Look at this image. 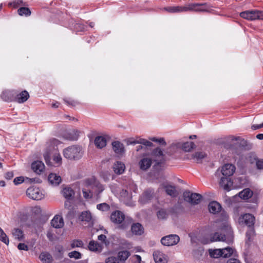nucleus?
Listing matches in <instances>:
<instances>
[{
  "instance_id": "obj_59",
  "label": "nucleus",
  "mask_w": 263,
  "mask_h": 263,
  "mask_svg": "<svg viewBox=\"0 0 263 263\" xmlns=\"http://www.w3.org/2000/svg\"><path fill=\"white\" fill-rule=\"evenodd\" d=\"M132 260L134 261V263H141V257L138 255H135L132 257Z\"/></svg>"
},
{
  "instance_id": "obj_31",
  "label": "nucleus",
  "mask_w": 263,
  "mask_h": 263,
  "mask_svg": "<svg viewBox=\"0 0 263 263\" xmlns=\"http://www.w3.org/2000/svg\"><path fill=\"white\" fill-rule=\"evenodd\" d=\"M62 193L63 196L67 200L71 199L74 194L73 190L68 186L64 187Z\"/></svg>"
},
{
  "instance_id": "obj_61",
  "label": "nucleus",
  "mask_w": 263,
  "mask_h": 263,
  "mask_svg": "<svg viewBox=\"0 0 263 263\" xmlns=\"http://www.w3.org/2000/svg\"><path fill=\"white\" fill-rule=\"evenodd\" d=\"M17 248L20 250H25L27 251L28 250V247L23 243H20L17 246Z\"/></svg>"
},
{
  "instance_id": "obj_22",
  "label": "nucleus",
  "mask_w": 263,
  "mask_h": 263,
  "mask_svg": "<svg viewBox=\"0 0 263 263\" xmlns=\"http://www.w3.org/2000/svg\"><path fill=\"white\" fill-rule=\"evenodd\" d=\"M49 183L53 186L59 185L61 182V177L54 173H50L48 177Z\"/></svg>"
},
{
  "instance_id": "obj_32",
  "label": "nucleus",
  "mask_w": 263,
  "mask_h": 263,
  "mask_svg": "<svg viewBox=\"0 0 263 263\" xmlns=\"http://www.w3.org/2000/svg\"><path fill=\"white\" fill-rule=\"evenodd\" d=\"M39 258L42 261L45 263H51L53 261L51 255L46 252H42Z\"/></svg>"
},
{
  "instance_id": "obj_17",
  "label": "nucleus",
  "mask_w": 263,
  "mask_h": 263,
  "mask_svg": "<svg viewBox=\"0 0 263 263\" xmlns=\"http://www.w3.org/2000/svg\"><path fill=\"white\" fill-rule=\"evenodd\" d=\"M112 168L115 174L121 175L124 172L125 165L123 162L117 161L114 163Z\"/></svg>"
},
{
  "instance_id": "obj_60",
  "label": "nucleus",
  "mask_w": 263,
  "mask_h": 263,
  "mask_svg": "<svg viewBox=\"0 0 263 263\" xmlns=\"http://www.w3.org/2000/svg\"><path fill=\"white\" fill-rule=\"evenodd\" d=\"M23 181H24V178L21 176L16 177L13 180V182L15 185L19 184L22 183Z\"/></svg>"
},
{
  "instance_id": "obj_25",
  "label": "nucleus",
  "mask_w": 263,
  "mask_h": 263,
  "mask_svg": "<svg viewBox=\"0 0 263 263\" xmlns=\"http://www.w3.org/2000/svg\"><path fill=\"white\" fill-rule=\"evenodd\" d=\"M140 168L143 171L147 170L152 165V160L150 158H144L139 162Z\"/></svg>"
},
{
  "instance_id": "obj_3",
  "label": "nucleus",
  "mask_w": 263,
  "mask_h": 263,
  "mask_svg": "<svg viewBox=\"0 0 263 263\" xmlns=\"http://www.w3.org/2000/svg\"><path fill=\"white\" fill-rule=\"evenodd\" d=\"M65 158L71 160H78L80 159L84 152L82 147L74 145L65 148L63 152Z\"/></svg>"
},
{
  "instance_id": "obj_29",
  "label": "nucleus",
  "mask_w": 263,
  "mask_h": 263,
  "mask_svg": "<svg viewBox=\"0 0 263 263\" xmlns=\"http://www.w3.org/2000/svg\"><path fill=\"white\" fill-rule=\"evenodd\" d=\"M12 234L15 239L18 241H22L24 239V236L22 230L18 228H14L12 230Z\"/></svg>"
},
{
  "instance_id": "obj_20",
  "label": "nucleus",
  "mask_w": 263,
  "mask_h": 263,
  "mask_svg": "<svg viewBox=\"0 0 263 263\" xmlns=\"http://www.w3.org/2000/svg\"><path fill=\"white\" fill-rule=\"evenodd\" d=\"M64 220L62 216L55 215L51 221V226L55 228H61L64 226Z\"/></svg>"
},
{
  "instance_id": "obj_6",
  "label": "nucleus",
  "mask_w": 263,
  "mask_h": 263,
  "mask_svg": "<svg viewBox=\"0 0 263 263\" xmlns=\"http://www.w3.org/2000/svg\"><path fill=\"white\" fill-rule=\"evenodd\" d=\"M26 194L28 197L33 200H39L44 197L43 191L35 186L29 187L26 191Z\"/></svg>"
},
{
  "instance_id": "obj_44",
  "label": "nucleus",
  "mask_w": 263,
  "mask_h": 263,
  "mask_svg": "<svg viewBox=\"0 0 263 263\" xmlns=\"http://www.w3.org/2000/svg\"><path fill=\"white\" fill-rule=\"evenodd\" d=\"M84 243L81 240H73L71 242V248H82L83 247Z\"/></svg>"
},
{
  "instance_id": "obj_57",
  "label": "nucleus",
  "mask_w": 263,
  "mask_h": 263,
  "mask_svg": "<svg viewBox=\"0 0 263 263\" xmlns=\"http://www.w3.org/2000/svg\"><path fill=\"white\" fill-rule=\"evenodd\" d=\"M105 263H119V261L115 257H109L106 259Z\"/></svg>"
},
{
  "instance_id": "obj_16",
  "label": "nucleus",
  "mask_w": 263,
  "mask_h": 263,
  "mask_svg": "<svg viewBox=\"0 0 263 263\" xmlns=\"http://www.w3.org/2000/svg\"><path fill=\"white\" fill-rule=\"evenodd\" d=\"M154 259L156 263H166L167 259L163 254L159 250H156L153 253Z\"/></svg>"
},
{
  "instance_id": "obj_10",
  "label": "nucleus",
  "mask_w": 263,
  "mask_h": 263,
  "mask_svg": "<svg viewBox=\"0 0 263 263\" xmlns=\"http://www.w3.org/2000/svg\"><path fill=\"white\" fill-rule=\"evenodd\" d=\"M179 237L177 235H169L162 237L161 243L164 246H170L176 245L179 241Z\"/></svg>"
},
{
  "instance_id": "obj_54",
  "label": "nucleus",
  "mask_w": 263,
  "mask_h": 263,
  "mask_svg": "<svg viewBox=\"0 0 263 263\" xmlns=\"http://www.w3.org/2000/svg\"><path fill=\"white\" fill-rule=\"evenodd\" d=\"M23 4L22 0H14L13 2L10 3L9 5L10 6H12L14 8H16L19 6H21Z\"/></svg>"
},
{
  "instance_id": "obj_37",
  "label": "nucleus",
  "mask_w": 263,
  "mask_h": 263,
  "mask_svg": "<svg viewBox=\"0 0 263 263\" xmlns=\"http://www.w3.org/2000/svg\"><path fill=\"white\" fill-rule=\"evenodd\" d=\"M209 252L210 256L212 258H218L222 257V250L221 249H209Z\"/></svg>"
},
{
  "instance_id": "obj_47",
  "label": "nucleus",
  "mask_w": 263,
  "mask_h": 263,
  "mask_svg": "<svg viewBox=\"0 0 263 263\" xmlns=\"http://www.w3.org/2000/svg\"><path fill=\"white\" fill-rule=\"evenodd\" d=\"M68 256L70 258H73L76 259H80L81 258V254L76 251H73L68 253Z\"/></svg>"
},
{
  "instance_id": "obj_52",
  "label": "nucleus",
  "mask_w": 263,
  "mask_h": 263,
  "mask_svg": "<svg viewBox=\"0 0 263 263\" xmlns=\"http://www.w3.org/2000/svg\"><path fill=\"white\" fill-rule=\"evenodd\" d=\"M62 157L60 154L55 153L53 156V161L58 165H60L62 163Z\"/></svg>"
},
{
  "instance_id": "obj_40",
  "label": "nucleus",
  "mask_w": 263,
  "mask_h": 263,
  "mask_svg": "<svg viewBox=\"0 0 263 263\" xmlns=\"http://www.w3.org/2000/svg\"><path fill=\"white\" fill-rule=\"evenodd\" d=\"M130 253L129 251H121L119 252L118 254V257L121 261H125L127 259V258L130 256Z\"/></svg>"
},
{
  "instance_id": "obj_19",
  "label": "nucleus",
  "mask_w": 263,
  "mask_h": 263,
  "mask_svg": "<svg viewBox=\"0 0 263 263\" xmlns=\"http://www.w3.org/2000/svg\"><path fill=\"white\" fill-rule=\"evenodd\" d=\"M32 170L37 174H41L45 168L44 164L41 161L33 162L31 164Z\"/></svg>"
},
{
  "instance_id": "obj_42",
  "label": "nucleus",
  "mask_w": 263,
  "mask_h": 263,
  "mask_svg": "<svg viewBox=\"0 0 263 263\" xmlns=\"http://www.w3.org/2000/svg\"><path fill=\"white\" fill-rule=\"evenodd\" d=\"M0 240L7 246L9 243V239L8 236L1 228H0Z\"/></svg>"
},
{
  "instance_id": "obj_46",
  "label": "nucleus",
  "mask_w": 263,
  "mask_h": 263,
  "mask_svg": "<svg viewBox=\"0 0 263 263\" xmlns=\"http://www.w3.org/2000/svg\"><path fill=\"white\" fill-rule=\"evenodd\" d=\"M97 208L99 210L102 211H107L109 210V206L106 203H102L97 205Z\"/></svg>"
},
{
  "instance_id": "obj_64",
  "label": "nucleus",
  "mask_w": 263,
  "mask_h": 263,
  "mask_svg": "<svg viewBox=\"0 0 263 263\" xmlns=\"http://www.w3.org/2000/svg\"><path fill=\"white\" fill-rule=\"evenodd\" d=\"M227 263H241V262L237 259L230 258L227 261Z\"/></svg>"
},
{
  "instance_id": "obj_55",
  "label": "nucleus",
  "mask_w": 263,
  "mask_h": 263,
  "mask_svg": "<svg viewBox=\"0 0 263 263\" xmlns=\"http://www.w3.org/2000/svg\"><path fill=\"white\" fill-rule=\"evenodd\" d=\"M254 231L252 229V227L250 228V229L246 233V237L248 239V241H250L251 239V237L254 235Z\"/></svg>"
},
{
  "instance_id": "obj_9",
  "label": "nucleus",
  "mask_w": 263,
  "mask_h": 263,
  "mask_svg": "<svg viewBox=\"0 0 263 263\" xmlns=\"http://www.w3.org/2000/svg\"><path fill=\"white\" fill-rule=\"evenodd\" d=\"M255 220V217L252 214L247 213L240 215L238 221L240 224H246L248 227L251 228L254 226Z\"/></svg>"
},
{
  "instance_id": "obj_26",
  "label": "nucleus",
  "mask_w": 263,
  "mask_h": 263,
  "mask_svg": "<svg viewBox=\"0 0 263 263\" xmlns=\"http://www.w3.org/2000/svg\"><path fill=\"white\" fill-rule=\"evenodd\" d=\"M210 213L216 214L218 213L221 209V205L216 201L211 202L208 205Z\"/></svg>"
},
{
  "instance_id": "obj_62",
  "label": "nucleus",
  "mask_w": 263,
  "mask_h": 263,
  "mask_svg": "<svg viewBox=\"0 0 263 263\" xmlns=\"http://www.w3.org/2000/svg\"><path fill=\"white\" fill-rule=\"evenodd\" d=\"M14 176V174L12 172H8L5 174V177L7 179L10 180Z\"/></svg>"
},
{
  "instance_id": "obj_7",
  "label": "nucleus",
  "mask_w": 263,
  "mask_h": 263,
  "mask_svg": "<svg viewBox=\"0 0 263 263\" xmlns=\"http://www.w3.org/2000/svg\"><path fill=\"white\" fill-rule=\"evenodd\" d=\"M194 11L196 12L209 11V8L205 4L191 3L183 6V11Z\"/></svg>"
},
{
  "instance_id": "obj_4",
  "label": "nucleus",
  "mask_w": 263,
  "mask_h": 263,
  "mask_svg": "<svg viewBox=\"0 0 263 263\" xmlns=\"http://www.w3.org/2000/svg\"><path fill=\"white\" fill-rule=\"evenodd\" d=\"M241 17L248 21H254L256 20H263V11L257 10H247L240 13Z\"/></svg>"
},
{
  "instance_id": "obj_12",
  "label": "nucleus",
  "mask_w": 263,
  "mask_h": 263,
  "mask_svg": "<svg viewBox=\"0 0 263 263\" xmlns=\"http://www.w3.org/2000/svg\"><path fill=\"white\" fill-rule=\"evenodd\" d=\"M235 166L231 164H226L221 167V173L226 177H230L235 172Z\"/></svg>"
},
{
  "instance_id": "obj_51",
  "label": "nucleus",
  "mask_w": 263,
  "mask_h": 263,
  "mask_svg": "<svg viewBox=\"0 0 263 263\" xmlns=\"http://www.w3.org/2000/svg\"><path fill=\"white\" fill-rule=\"evenodd\" d=\"M64 101L65 103L69 106H74L77 104V102L70 99V98H65L64 99Z\"/></svg>"
},
{
  "instance_id": "obj_35",
  "label": "nucleus",
  "mask_w": 263,
  "mask_h": 263,
  "mask_svg": "<svg viewBox=\"0 0 263 263\" xmlns=\"http://www.w3.org/2000/svg\"><path fill=\"white\" fill-rule=\"evenodd\" d=\"M205 157L206 154L204 153L198 152L192 155V158L195 162L200 163Z\"/></svg>"
},
{
  "instance_id": "obj_8",
  "label": "nucleus",
  "mask_w": 263,
  "mask_h": 263,
  "mask_svg": "<svg viewBox=\"0 0 263 263\" xmlns=\"http://www.w3.org/2000/svg\"><path fill=\"white\" fill-rule=\"evenodd\" d=\"M183 197L185 201L192 204H197L200 202L202 197L199 194L186 191L183 193Z\"/></svg>"
},
{
  "instance_id": "obj_53",
  "label": "nucleus",
  "mask_w": 263,
  "mask_h": 263,
  "mask_svg": "<svg viewBox=\"0 0 263 263\" xmlns=\"http://www.w3.org/2000/svg\"><path fill=\"white\" fill-rule=\"evenodd\" d=\"M55 250L59 252V254L57 255L58 259H61L63 257V248L62 246H58L55 247Z\"/></svg>"
},
{
  "instance_id": "obj_2",
  "label": "nucleus",
  "mask_w": 263,
  "mask_h": 263,
  "mask_svg": "<svg viewBox=\"0 0 263 263\" xmlns=\"http://www.w3.org/2000/svg\"><path fill=\"white\" fill-rule=\"evenodd\" d=\"M85 183L87 190L84 189L82 191L83 196L85 198H90L93 195H98L104 190L103 185L100 184L95 177L87 179L86 180Z\"/></svg>"
},
{
  "instance_id": "obj_63",
  "label": "nucleus",
  "mask_w": 263,
  "mask_h": 263,
  "mask_svg": "<svg viewBox=\"0 0 263 263\" xmlns=\"http://www.w3.org/2000/svg\"><path fill=\"white\" fill-rule=\"evenodd\" d=\"M263 128V123L260 124H254L251 126V128L252 130H256L259 128Z\"/></svg>"
},
{
  "instance_id": "obj_58",
  "label": "nucleus",
  "mask_w": 263,
  "mask_h": 263,
  "mask_svg": "<svg viewBox=\"0 0 263 263\" xmlns=\"http://www.w3.org/2000/svg\"><path fill=\"white\" fill-rule=\"evenodd\" d=\"M256 165L259 170H263V159L256 160Z\"/></svg>"
},
{
  "instance_id": "obj_18",
  "label": "nucleus",
  "mask_w": 263,
  "mask_h": 263,
  "mask_svg": "<svg viewBox=\"0 0 263 263\" xmlns=\"http://www.w3.org/2000/svg\"><path fill=\"white\" fill-rule=\"evenodd\" d=\"M176 146L178 148H181L184 152H189L195 148V144L193 142H186L178 143Z\"/></svg>"
},
{
  "instance_id": "obj_49",
  "label": "nucleus",
  "mask_w": 263,
  "mask_h": 263,
  "mask_svg": "<svg viewBox=\"0 0 263 263\" xmlns=\"http://www.w3.org/2000/svg\"><path fill=\"white\" fill-rule=\"evenodd\" d=\"M150 140L153 142H157L163 145H166V143L163 138H157L156 137H152L150 138Z\"/></svg>"
},
{
  "instance_id": "obj_41",
  "label": "nucleus",
  "mask_w": 263,
  "mask_h": 263,
  "mask_svg": "<svg viewBox=\"0 0 263 263\" xmlns=\"http://www.w3.org/2000/svg\"><path fill=\"white\" fill-rule=\"evenodd\" d=\"M165 10L168 12L176 13L183 11V6L168 7L165 8Z\"/></svg>"
},
{
  "instance_id": "obj_30",
  "label": "nucleus",
  "mask_w": 263,
  "mask_h": 263,
  "mask_svg": "<svg viewBox=\"0 0 263 263\" xmlns=\"http://www.w3.org/2000/svg\"><path fill=\"white\" fill-rule=\"evenodd\" d=\"M95 144L96 147L102 148L106 145V139L103 136H97L95 140Z\"/></svg>"
},
{
  "instance_id": "obj_33",
  "label": "nucleus",
  "mask_w": 263,
  "mask_h": 263,
  "mask_svg": "<svg viewBox=\"0 0 263 263\" xmlns=\"http://www.w3.org/2000/svg\"><path fill=\"white\" fill-rule=\"evenodd\" d=\"M131 230L133 233L137 235H141L143 233V228L139 223L133 224Z\"/></svg>"
},
{
  "instance_id": "obj_50",
  "label": "nucleus",
  "mask_w": 263,
  "mask_h": 263,
  "mask_svg": "<svg viewBox=\"0 0 263 263\" xmlns=\"http://www.w3.org/2000/svg\"><path fill=\"white\" fill-rule=\"evenodd\" d=\"M139 144H142L145 146H148V147H152L153 146V144L152 142H151V141L146 140V139H139Z\"/></svg>"
},
{
  "instance_id": "obj_14",
  "label": "nucleus",
  "mask_w": 263,
  "mask_h": 263,
  "mask_svg": "<svg viewBox=\"0 0 263 263\" xmlns=\"http://www.w3.org/2000/svg\"><path fill=\"white\" fill-rule=\"evenodd\" d=\"M29 95L28 92L24 90L18 94H15L14 101L18 103H23L26 102L29 98Z\"/></svg>"
},
{
  "instance_id": "obj_39",
  "label": "nucleus",
  "mask_w": 263,
  "mask_h": 263,
  "mask_svg": "<svg viewBox=\"0 0 263 263\" xmlns=\"http://www.w3.org/2000/svg\"><path fill=\"white\" fill-rule=\"evenodd\" d=\"M221 250H222V257L224 258L230 257L234 253V250L230 247H228L225 248L221 249Z\"/></svg>"
},
{
  "instance_id": "obj_5",
  "label": "nucleus",
  "mask_w": 263,
  "mask_h": 263,
  "mask_svg": "<svg viewBox=\"0 0 263 263\" xmlns=\"http://www.w3.org/2000/svg\"><path fill=\"white\" fill-rule=\"evenodd\" d=\"M110 219L114 223L118 224L121 223L123 222V223L122 224V228L123 229L125 228L127 226V224H126L127 221H129L130 223L132 222V219L127 218L126 219L124 214L119 211H116L113 212L111 214Z\"/></svg>"
},
{
  "instance_id": "obj_43",
  "label": "nucleus",
  "mask_w": 263,
  "mask_h": 263,
  "mask_svg": "<svg viewBox=\"0 0 263 263\" xmlns=\"http://www.w3.org/2000/svg\"><path fill=\"white\" fill-rule=\"evenodd\" d=\"M20 15L29 16L31 14V11L29 8L26 7H21L17 10Z\"/></svg>"
},
{
  "instance_id": "obj_13",
  "label": "nucleus",
  "mask_w": 263,
  "mask_h": 263,
  "mask_svg": "<svg viewBox=\"0 0 263 263\" xmlns=\"http://www.w3.org/2000/svg\"><path fill=\"white\" fill-rule=\"evenodd\" d=\"M79 219L88 226L92 224L93 222L92 215L89 211L82 212L79 217Z\"/></svg>"
},
{
  "instance_id": "obj_15",
  "label": "nucleus",
  "mask_w": 263,
  "mask_h": 263,
  "mask_svg": "<svg viewBox=\"0 0 263 263\" xmlns=\"http://www.w3.org/2000/svg\"><path fill=\"white\" fill-rule=\"evenodd\" d=\"M112 146L114 152L118 156H121L124 153V145L121 142L114 141L112 143Z\"/></svg>"
},
{
  "instance_id": "obj_27",
  "label": "nucleus",
  "mask_w": 263,
  "mask_h": 263,
  "mask_svg": "<svg viewBox=\"0 0 263 263\" xmlns=\"http://www.w3.org/2000/svg\"><path fill=\"white\" fill-rule=\"evenodd\" d=\"M162 187L165 189L166 194L172 197H176L177 196V192L174 186L170 185L162 184Z\"/></svg>"
},
{
  "instance_id": "obj_48",
  "label": "nucleus",
  "mask_w": 263,
  "mask_h": 263,
  "mask_svg": "<svg viewBox=\"0 0 263 263\" xmlns=\"http://www.w3.org/2000/svg\"><path fill=\"white\" fill-rule=\"evenodd\" d=\"M128 190L136 192L137 190V185L134 183L133 181H129L128 186H127Z\"/></svg>"
},
{
  "instance_id": "obj_28",
  "label": "nucleus",
  "mask_w": 263,
  "mask_h": 263,
  "mask_svg": "<svg viewBox=\"0 0 263 263\" xmlns=\"http://www.w3.org/2000/svg\"><path fill=\"white\" fill-rule=\"evenodd\" d=\"M239 197L243 200H247L253 195V192L249 188H246L240 192L238 194Z\"/></svg>"
},
{
  "instance_id": "obj_36",
  "label": "nucleus",
  "mask_w": 263,
  "mask_h": 263,
  "mask_svg": "<svg viewBox=\"0 0 263 263\" xmlns=\"http://www.w3.org/2000/svg\"><path fill=\"white\" fill-rule=\"evenodd\" d=\"M89 249L93 252H100L102 250L101 246L97 242L90 241L88 245Z\"/></svg>"
},
{
  "instance_id": "obj_11",
  "label": "nucleus",
  "mask_w": 263,
  "mask_h": 263,
  "mask_svg": "<svg viewBox=\"0 0 263 263\" xmlns=\"http://www.w3.org/2000/svg\"><path fill=\"white\" fill-rule=\"evenodd\" d=\"M154 191L153 189H148L145 190L139 198V202L142 204L147 203L153 197Z\"/></svg>"
},
{
  "instance_id": "obj_56",
  "label": "nucleus",
  "mask_w": 263,
  "mask_h": 263,
  "mask_svg": "<svg viewBox=\"0 0 263 263\" xmlns=\"http://www.w3.org/2000/svg\"><path fill=\"white\" fill-rule=\"evenodd\" d=\"M120 196L121 197H123L124 198H130V195L129 194L128 190L127 189L124 190L123 189L120 192Z\"/></svg>"
},
{
  "instance_id": "obj_24",
  "label": "nucleus",
  "mask_w": 263,
  "mask_h": 263,
  "mask_svg": "<svg viewBox=\"0 0 263 263\" xmlns=\"http://www.w3.org/2000/svg\"><path fill=\"white\" fill-rule=\"evenodd\" d=\"M58 141L55 139H53L50 142V143L49 145V148L47 149V152L44 154V157L45 160L47 164H49V157L50 151L52 149L54 148V145L57 143Z\"/></svg>"
},
{
  "instance_id": "obj_23",
  "label": "nucleus",
  "mask_w": 263,
  "mask_h": 263,
  "mask_svg": "<svg viewBox=\"0 0 263 263\" xmlns=\"http://www.w3.org/2000/svg\"><path fill=\"white\" fill-rule=\"evenodd\" d=\"M153 156L156 158L155 161L159 164L161 163L164 159L163 151L159 148H157L153 152Z\"/></svg>"
},
{
  "instance_id": "obj_34",
  "label": "nucleus",
  "mask_w": 263,
  "mask_h": 263,
  "mask_svg": "<svg viewBox=\"0 0 263 263\" xmlns=\"http://www.w3.org/2000/svg\"><path fill=\"white\" fill-rule=\"evenodd\" d=\"M219 184L225 190L229 191L230 190L231 182L228 177H222Z\"/></svg>"
},
{
  "instance_id": "obj_1",
  "label": "nucleus",
  "mask_w": 263,
  "mask_h": 263,
  "mask_svg": "<svg viewBox=\"0 0 263 263\" xmlns=\"http://www.w3.org/2000/svg\"><path fill=\"white\" fill-rule=\"evenodd\" d=\"M215 227H218L216 230H221L226 233L222 235L218 232L212 234L210 236V239H202V243L207 244L214 241H223L229 244L233 241V233L231 227L229 222L224 220L221 221H217L215 223Z\"/></svg>"
},
{
  "instance_id": "obj_38",
  "label": "nucleus",
  "mask_w": 263,
  "mask_h": 263,
  "mask_svg": "<svg viewBox=\"0 0 263 263\" xmlns=\"http://www.w3.org/2000/svg\"><path fill=\"white\" fill-rule=\"evenodd\" d=\"M79 136V132L76 130H71L67 133L66 138L70 140H76Z\"/></svg>"
},
{
  "instance_id": "obj_21",
  "label": "nucleus",
  "mask_w": 263,
  "mask_h": 263,
  "mask_svg": "<svg viewBox=\"0 0 263 263\" xmlns=\"http://www.w3.org/2000/svg\"><path fill=\"white\" fill-rule=\"evenodd\" d=\"M15 94V91L14 90H4L1 95V98L5 101H14Z\"/></svg>"
},
{
  "instance_id": "obj_45",
  "label": "nucleus",
  "mask_w": 263,
  "mask_h": 263,
  "mask_svg": "<svg viewBox=\"0 0 263 263\" xmlns=\"http://www.w3.org/2000/svg\"><path fill=\"white\" fill-rule=\"evenodd\" d=\"M168 214L164 209H161L157 212V216L160 219H164L167 217Z\"/></svg>"
}]
</instances>
